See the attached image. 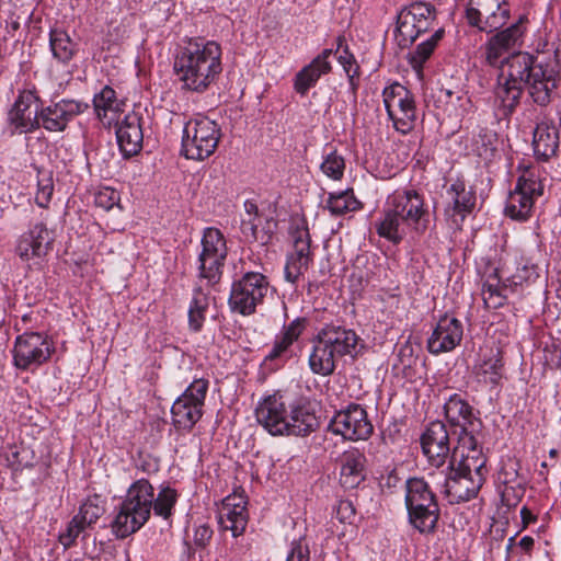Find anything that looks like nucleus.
I'll use <instances>...</instances> for the list:
<instances>
[{
  "label": "nucleus",
  "mask_w": 561,
  "mask_h": 561,
  "mask_svg": "<svg viewBox=\"0 0 561 561\" xmlns=\"http://www.w3.org/2000/svg\"><path fill=\"white\" fill-rule=\"evenodd\" d=\"M422 453L427 462L437 469L450 460L451 446L447 426L442 421L431 422L421 435Z\"/></svg>",
  "instance_id": "obj_17"
},
{
  "label": "nucleus",
  "mask_w": 561,
  "mask_h": 561,
  "mask_svg": "<svg viewBox=\"0 0 561 561\" xmlns=\"http://www.w3.org/2000/svg\"><path fill=\"white\" fill-rule=\"evenodd\" d=\"M119 195L117 191L111 187H104L100 190L95 194L94 203L98 207L103 208L104 210L112 209L115 205L118 204Z\"/></svg>",
  "instance_id": "obj_50"
},
{
  "label": "nucleus",
  "mask_w": 561,
  "mask_h": 561,
  "mask_svg": "<svg viewBox=\"0 0 561 561\" xmlns=\"http://www.w3.org/2000/svg\"><path fill=\"white\" fill-rule=\"evenodd\" d=\"M88 108V104L61 99L39 110V127L48 131H64L68 124Z\"/></svg>",
  "instance_id": "obj_19"
},
{
  "label": "nucleus",
  "mask_w": 561,
  "mask_h": 561,
  "mask_svg": "<svg viewBox=\"0 0 561 561\" xmlns=\"http://www.w3.org/2000/svg\"><path fill=\"white\" fill-rule=\"evenodd\" d=\"M54 193V182L49 174H44L38 179L37 192L35 195L36 204L42 208H47Z\"/></svg>",
  "instance_id": "obj_49"
},
{
  "label": "nucleus",
  "mask_w": 561,
  "mask_h": 561,
  "mask_svg": "<svg viewBox=\"0 0 561 561\" xmlns=\"http://www.w3.org/2000/svg\"><path fill=\"white\" fill-rule=\"evenodd\" d=\"M508 51L492 37L485 43L484 58L488 65L501 67L495 89L496 99L505 115L518 105L524 88L539 106H547L558 87L559 68L556 59L518 51L505 57Z\"/></svg>",
  "instance_id": "obj_1"
},
{
  "label": "nucleus",
  "mask_w": 561,
  "mask_h": 561,
  "mask_svg": "<svg viewBox=\"0 0 561 561\" xmlns=\"http://www.w3.org/2000/svg\"><path fill=\"white\" fill-rule=\"evenodd\" d=\"M435 497L430 484L423 478H411L405 482L407 510L421 502Z\"/></svg>",
  "instance_id": "obj_39"
},
{
  "label": "nucleus",
  "mask_w": 561,
  "mask_h": 561,
  "mask_svg": "<svg viewBox=\"0 0 561 561\" xmlns=\"http://www.w3.org/2000/svg\"><path fill=\"white\" fill-rule=\"evenodd\" d=\"M329 428L348 440L367 439L374 431L366 410L359 404H350L345 410L336 412Z\"/></svg>",
  "instance_id": "obj_15"
},
{
  "label": "nucleus",
  "mask_w": 561,
  "mask_h": 561,
  "mask_svg": "<svg viewBox=\"0 0 561 561\" xmlns=\"http://www.w3.org/2000/svg\"><path fill=\"white\" fill-rule=\"evenodd\" d=\"M308 324L306 318L299 317L294 319L283 328V331L276 335L275 342L268 354L265 356L266 360L288 359L291 357L290 347L300 335L304 333Z\"/></svg>",
  "instance_id": "obj_32"
},
{
  "label": "nucleus",
  "mask_w": 561,
  "mask_h": 561,
  "mask_svg": "<svg viewBox=\"0 0 561 561\" xmlns=\"http://www.w3.org/2000/svg\"><path fill=\"white\" fill-rule=\"evenodd\" d=\"M549 455H550V457H551V458H556V457H557V455H558V450H557V449H551V450L549 451Z\"/></svg>",
  "instance_id": "obj_58"
},
{
  "label": "nucleus",
  "mask_w": 561,
  "mask_h": 561,
  "mask_svg": "<svg viewBox=\"0 0 561 561\" xmlns=\"http://www.w3.org/2000/svg\"><path fill=\"white\" fill-rule=\"evenodd\" d=\"M202 250L197 256L198 278L214 286L219 283L228 254L222 232L214 227L206 228L201 241Z\"/></svg>",
  "instance_id": "obj_9"
},
{
  "label": "nucleus",
  "mask_w": 561,
  "mask_h": 561,
  "mask_svg": "<svg viewBox=\"0 0 561 561\" xmlns=\"http://www.w3.org/2000/svg\"><path fill=\"white\" fill-rule=\"evenodd\" d=\"M505 290V288H500L497 284L484 283L481 295L485 307L488 309H497L504 306L506 301Z\"/></svg>",
  "instance_id": "obj_46"
},
{
  "label": "nucleus",
  "mask_w": 561,
  "mask_h": 561,
  "mask_svg": "<svg viewBox=\"0 0 561 561\" xmlns=\"http://www.w3.org/2000/svg\"><path fill=\"white\" fill-rule=\"evenodd\" d=\"M444 31L442 28L435 31V33L426 41L422 42L417 47L413 56V60L417 64H423L433 54L437 43L442 39Z\"/></svg>",
  "instance_id": "obj_48"
},
{
  "label": "nucleus",
  "mask_w": 561,
  "mask_h": 561,
  "mask_svg": "<svg viewBox=\"0 0 561 561\" xmlns=\"http://www.w3.org/2000/svg\"><path fill=\"white\" fill-rule=\"evenodd\" d=\"M526 22L527 19L525 16H519L516 23L501 32H497L491 37L496 41L504 49L510 51L511 49L522 45V38L526 31Z\"/></svg>",
  "instance_id": "obj_40"
},
{
  "label": "nucleus",
  "mask_w": 561,
  "mask_h": 561,
  "mask_svg": "<svg viewBox=\"0 0 561 561\" xmlns=\"http://www.w3.org/2000/svg\"><path fill=\"white\" fill-rule=\"evenodd\" d=\"M435 21V9L430 3L414 2L398 14L396 38L401 47H408Z\"/></svg>",
  "instance_id": "obj_11"
},
{
  "label": "nucleus",
  "mask_w": 561,
  "mask_h": 561,
  "mask_svg": "<svg viewBox=\"0 0 561 561\" xmlns=\"http://www.w3.org/2000/svg\"><path fill=\"white\" fill-rule=\"evenodd\" d=\"M327 206L331 214L339 216L347 211L356 210L359 203L353 196L352 192L345 191L339 194H330Z\"/></svg>",
  "instance_id": "obj_44"
},
{
  "label": "nucleus",
  "mask_w": 561,
  "mask_h": 561,
  "mask_svg": "<svg viewBox=\"0 0 561 561\" xmlns=\"http://www.w3.org/2000/svg\"><path fill=\"white\" fill-rule=\"evenodd\" d=\"M49 45L53 56L61 62H68L75 55L77 48V45L72 42L69 34L60 28L50 31Z\"/></svg>",
  "instance_id": "obj_38"
},
{
  "label": "nucleus",
  "mask_w": 561,
  "mask_h": 561,
  "mask_svg": "<svg viewBox=\"0 0 561 561\" xmlns=\"http://www.w3.org/2000/svg\"><path fill=\"white\" fill-rule=\"evenodd\" d=\"M383 104L394 128L407 134L413 128L416 117L415 103L412 93L402 84L394 82L382 91Z\"/></svg>",
  "instance_id": "obj_13"
},
{
  "label": "nucleus",
  "mask_w": 561,
  "mask_h": 561,
  "mask_svg": "<svg viewBox=\"0 0 561 561\" xmlns=\"http://www.w3.org/2000/svg\"><path fill=\"white\" fill-rule=\"evenodd\" d=\"M520 517H522V522L524 524V527H526L527 525H529L530 523L536 520L535 515L526 506L522 507V510H520Z\"/></svg>",
  "instance_id": "obj_57"
},
{
  "label": "nucleus",
  "mask_w": 561,
  "mask_h": 561,
  "mask_svg": "<svg viewBox=\"0 0 561 561\" xmlns=\"http://www.w3.org/2000/svg\"><path fill=\"white\" fill-rule=\"evenodd\" d=\"M256 421L273 436H306L319 427L307 403H289L280 393L267 396L255 409Z\"/></svg>",
  "instance_id": "obj_4"
},
{
  "label": "nucleus",
  "mask_w": 561,
  "mask_h": 561,
  "mask_svg": "<svg viewBox=\"0 0 561 561\" xmlns=\"http://www.w3.org/2000/svg\"><path fill=\"white\" fill-rule=\"evenodd\" d=\"M207 309V296L201 289H197L188 309V324L193 331L198 332L202 329Z\"/></svg>",
  "instance_id": "obj_41"
},
{
  "label": "nucleus",
  "mask_w": 561,
  "mask_h": 561,
  "mask_svg": "<svg viewBox=\"0 0 561 561\" xmlns=\"http://www.w3.org/2000/svg\"><path fill=\"white\" fill-rule=\"evenodd\" d=\"M444 474L443 492L450 504L467 502L477 496L483 484V478L477 473L471 476L456 469L455 459L442 470Z\"/></svg>",
  "instance_id": "obj_16"
},
{
  "label": "nucleus",
  "mask_w": 561,
  "mask_h": 561,
  "mask_svg": "<svg viewBox=\"0 0 561 561\" xmlns=\"http://www.w3.org/2000/svg\"><path fill=\"white\" fill-rule=\"evenodd\" d=\"M38 101L35 91L23 90L19 93L8 113L9 125L14 131L26 134L39 128Z\"/></svg>",
  "instance_id": "obj_18"
},
{
  "label": "nucleus",
  "mask_w": 561,
  "mask_h": 561,
  "mask_svg": "<svg viewBox=\"0 0 561 561\" xmlns=\"http://www.w3.org/2000/svg\"><path fill=\"white\" fill-rule=\"evenodd\" d=\"M447 207L445 213L448 217H459L460 221L472 213L476 206V192L468 187L462 179L451 180L446 190ZM457 221V219H454Z\"/></svg>",
  "instance_id": "obj_28"
},
{
  "label": "nucleus",
  "mask_w": 561,
  "mask_h": 561,
  "mask_svg": "<svg viewBox=\"0 0 561 561\" xmlns=\"http://www.w3.org/2000/svg\"><path fill=\"white\" fill-rule=\"evenodd\" d=\"M148 508L140 503L125 499L112 522V531L117 538H126L140 529L150 517Z\"/></svg>",
  "instance_id": "obj_26"
},
{
  "label": "nucleus",
  "mask_w": 561,
  "mask_h": 561,
  "mask_svg": "<svg viewBox=\"0 0 561 561\" xmlns=\"http://www.w3.org/2000/svg\"><path fill=\"white\" fill-rule=\"evenodd\" d=\"M221 47L215 41L188 38L179 47L173 69L182 88L192 92L206 91L222 71Z\"/></svg>",
  "instance_id": "obj_3"
},
{
  "label": "nucleus",
  "mask_w": 561,
  "mask_h": 561,
  "mask_svg": "<svg viewBox=\"0 0 561 561\" xmlns=\"http://www.w3.org/2000/svg\"><path fill=\"white\" fill-rule=\"evenodd\" d=\"M218 523L224 530H230L233 537L242 535L248 525L247 500L242 494L225 497L218 514Z\"/></svg>",
  "instance_id": "obj_27"
},
{
  "label": "nucleus",
  "mask_w": 561,
  "mask_h": 561,
  "mask_svg": "<svg viewBox=\"0 0 561 561\" xmlns=\"http://www.w3.org/2000/svg\"><path fill=\"white\" fill-rule=\"evenodd\" d=\"M455 459L457 470L471 476L477 473L483 480L485 479L486 458L482 450L478 448V442L471 433L458 436V446L454 448L453 456L449 461Z\"/></svg>",
  "instance_id": "obj_21"
},
{
  "label": "nucleus",
  "mask_w": 561,
  "mask_h": 561,
  "mask_svg": "<svg viewBox=\"0 0 561 561\" xmlns=\"http://www.w3.org/2000/svg\"><path fill=\"white\" fill-rule=\"evenodd\" d=\"M541 467H542V468H546V467H547V462H542V463H541Z\"/></svg>",
  "instance_id": "obj_61"
},
{
  "label": "nucleus",
  "mask_w": 561,
  "mask_h": 561,
  "mask_svg": "<svg viewBox=\"0 0 561 561\" xmlns=\"http://www.w3.org/2000/svg\"><path fill=\"white\" fill-rule=\"evenodd\" d=\"M271 291V284L264 274L247 272L232 282L228 304L232 311L250 316Z\"/></svg>",
  "instance_id": "obj_8"
},
{
  "label": "nucleus",
  "mask_w": 561,
  "mask_h": 561,
  "mask_svg": "<svg viewBox=\"0 0 561 561\" xmlns=\"http://www.w3.org/2000/svg\"><path fill=\"white\" fill-rule=\"evenodd\" d=\"M463 325L460 320L450 314H444L437 321L427 340V350L438 355L455 350L461 342Z\"/></svg>",
  "instance_id": "obj_23"
},
{
  "label": "nucleus",
  "mask_w": 561,
  "mask_h": 561,
  "mask_svg": "<svg viewBox=\"0 0 561 561\" xmlns=\"http://www.w3.org/2000/svg\"><path fill=\"white\" fill-rule=\"evenodd\" d=\"M54 351V344L47 335L39 332H25L15 340L14 365L23 370L41 366L50 358Z\"/></svg>",
  "instance_id": "obj_14"
},
{
  "label": "nucleus",
  "mask_w": 561,
  "mask_h": 561,
  "mask_svg": "<svg viewBox=\"0 0 561 561\" xmlns=\"http://www.w3.org/2000/svg\"><path fill=\"white\" fill-rule=\"evenodd\" d=\"M516 279L522 282H534L539 277V266L534 262L533 259L520 256L517 261Z\"/></svg>",
  "instance_id": "obj_47"
},
{
  "label": "nucleus",
  "mask_w": 561,
  "mask_h": 561,
  "mask_svg": "<svg viewBox=\"0 0 561 561\" xmlns=\"http://www.w3.org/2000/svg\"><path fill=\"white\" fill-rule=\"evenodd\" d=\"M337 59H339V62L341 64V66L343 67L346 76L350 78L351 81H353V79L358 76V70H359V67L356 64V60H355L353 54H351L348 51V48L345 47L344 50L342 51V54H340Z\"/></svg>",
  "instance_id": "obj_52"
},
{
  "label": "nucleus",
  "mask_w": 561,
  "mask_h": 561,
  "mask_svg": "<svg viewBox=\"0 0 561 561\" xmlns=\"http://www.w3.org/2000/svg\"><path fill=\"white\" fill-rule=\"evenodd\" d=\"M245 215L241 220V232L248 241L266 244L271 241L277 221L259 213L257 205L252 201L244 203Z\"/></svg>",
  "instance_id": "obj_24"
},
{
  "label": "nucleus",
  "mask_w": 561,
  "mask_h": 561,
  "mask_svg": "<svg viewBox=\"0 0 561 561\" xmlns=\"http://www.w3.org/2000/svg\"><path fill=\"white\" fill-rule=\"evenodd\" d=\"M505 561H522L515 549V537H511L506 545V560Z\"/></svg>",
  "instance_id": "obj_55"
},
{
  "label": "nucleus",
  "mask_w": 561,
  "mask_h": 561,
  "mask_svg": "<svg viewBox=\"0 0 561 561\" xmlns=\"http://www.w3.org/2000/svg\"><path fill=\"white\" fill-rule=\"evenodd\" d=\"M408 515L411 525L421 534L433 533L439 518V506L436 496L408 508Z\"/></svg>",
  "instance_id": "obj_34"
},
{
  "label": "nucleus",
  "mask_w": 561,
  "mask_h": 561,
  "mask_svg": "<svg viewBox=\"0 0 561 561\" xmlns=\"http://www.w3.org/2000/svg\"><path fill=\"white\" fill-rule=\"evenodd\" d=\"M343 42H344V38H343L342 36H340V37L337 38L339 48L342 46Z\"/></svg>",
  "instance_id": "obj_59"
},
{
  "label": "nucleus",
  "mask_w": 561,
  "mask_h": 561,
  "mask_svg": "<svg viewBox=\"0 0 561 561\" xmlns=\"http://www.w3.org/2000/svg\"><path fill=\"white\" fill-rule=\"evenodd\" d=\"M355 516V508L350 501H340L336 508V517L342 523H351Z\"/></svg>",
  "instance_id": "obj_53"
},
{
  "label": "nucleus",
  "mask_w": 561,
  "mask_h": 561,
  "mask_svg": "<svg viewBox=\"0 0 561 561\" xmlns=\"http://www.w3.org/2000/svg\"><path fill=\"white\" fill-rule=\"evenodd\" d=\"M220 137L216 122L205 116L190 119L183 128L182 153L186 159L203 161L215 152Z\"/></svg>",
  "instance_id": "obj_7"
},
{
  "label": "nucleus",
  "mask_w": 561,
  "mask_h": 561,
  "mask_svg": "<svg viewBox=\"0 0 561 561\" xmlns=\"http://www.w3.org/2000/svg\"><path fill=\"white\" fill-rule=\"evenodd\" d=\"M104 513L99 496L84 501L77 515L68 523L67 528L59 535V542L67 549L76 543L77 538L88 527L94 524Z\"/></svg>",
  "instance_id": "obj_25"
},
{
  "label": "nucleus",
  "mask_w": 561,
  "mask_h": 561,
  "mask_svg": "<svg viewBox=\"0 0 561 561\" xmlns=\"http://www.w3.org/2000/svg\"><path fill=\"white\" fill-rule=\"evenodd\" d=\"M320 170L331 180L339 181L344 174L345 160L335 149H331L324 152Z\"/></svg>",
  "instance_id": "obj_43"
},
{
  "label": "nucleus",
  "mask_w": 561,
  "mask_h": 561,
  "mask_svg": "<svg viewBox=\"0 0 561 561\" xmlns=\"http://www.w3.org/2000/svg\"><path fill=\"white\" fill-rule=\"evenodd\" d=\"M178 494L175 490L171 488H164L159 493L158 496L153 497L152 508L154 513L159 516L168 518L171 515V511L176 502Z\"/></svg>",
  "instance_id": "obj_45"
},
{
  "label": "nucleus",
  "mask_w": 561,
  "mask_h": 561,
  "mask_svg": "<svg viewBox=\"0 0 561 561\" xmlns=\"http://www.w3.org/2000/svg\"><path fill=\"white\" fill-rule=\"evenodd\" d=\"M465 18L471 27L492 33L507 22L510 7L505 0H468Z\"/></svg>",
  "instance_id": "obj_12"
},
{
  "label": "nucleus",
  "mask_w": 561,
  "mask_h": 561,
  "mask_svg": "<svg viewBox=\"0 0 561 561\" xmlns=\"http://www.w3.org/2000/svg\"><path fill=\"white\" fill-rule=\"evenodd\" d=\"M547 173L539 164L525 167L518 176L514 191L508 194L505 214L515 220H527L535 201L543 194Z\"/></svg>",
  "instance_id": "obj_6"
},
{
  "label": "nucleus",
  "mask_w": 561,
  "mask_h": 561,
  "mask_svg": "<svg viewBox=\"0 0 561 561\" xmlns=\"http://www.w3.org/2000/svg\"><path fill=\"white\" fill-rule=\"evenodd\" d=\"M54 243V234L44 222H36L22 233L16 243V254L28 262L48 254Z\"/></svg>",
  "instance_id": "obj_20"
},
{
  "label": "nucleus",
  "mask_w": 561,
  "mask_h": 561,
  "mask_svg": "<svg viewBox=\"0 0 561 561\" xmlns=\"http://www.w3.org/2000/svg\"><path fill=\"white\" fill-rule=\"evenodd\" d=\"M446 94H447L448 96H451V91L447 90V91H446Z\"/></svg>",
  "instance_id": "obj_60"
},
{
  "label": "nucleus",
  "mask_w": 561,
  "mask_h": 561,
  "mask_svg": "<svg viewBox=\"0 0 561 561\" xmlns=\"http://www.w3.org/2000/svg\"><path fill=\"white\" fill-rule=\"evenodd\" d=\"M337 462L340 466L339 482L343 489L354 490L365 481L367 459L364 453L351 448L339 457Z\"/></svg>",
  "instance_id": "obj_29"
},
{
  "label": "nucleus",
  "mask_w": 561,
  "mask_h": 561,
  "mask_svg": "<svg viewBox=\"0 0 561 561\" xmlns=\"http://www.w3.org/2000/svg\"><path fill=\"white\" fill-rule=\"evenodd\" d=\"M428 216L423 195L415 190H398L387 197L375 229L380 238L399 244L410 232L423 234L427 229Z\"/></svg>",
  "instance_id": "obj_2"
},
{
  "label": "nucleus",
  "mask_w": 561,
  "mask_h": 561,
  "mask_svg": "<svg viewBox=\"0 0 561 561\" xmlns=\"http://www.w3.org/2000/svg\"><path fill=\"white\" fill-rule=\"evenodd\" d=\"M124 102L117 99L115 90L104 85L93 98V107L96 117L106 124L115 121V116L123 111Z\"/></svg>",
  "instance_id": "obj_37"
},
{
  "label": "nucleus",
  "mask_w": 561,
  "mask_h": 561,
  "mask_svg": "<svg viewBox=\"0 0 561 561\" xmlns=\"http://www.w3.org/2000/svg\"><path fill=\"white\" fill-rule=\"evenodd\" d=\"M291 239L293 252L287 255L285 278L290 283H295L308 270L312 261L309 229L306 226L296 227L291 231Z\"/></svg>",
  "instance_id": "obj_22"
},
{
  "label": "nucleus",
  "mask_w": 561,
  "mask_h": 561,
  "mask_svg": "<svg viewBox=\"0 0 561 561\" xmlns=\"http://www.w3.org/2000/svg\"><path fill=\"white\" fill-rule=\"evenodd\" d=\"M125 499L140 503L145 508L151 512L153 505V486L148 480L139 479L129 486Z\"/></svg>",
  "instance_id": "obj_42"
},
{
  "label": "nucleus",
  "mask_w": 561,
  "mask_h": 561,
  "mask_svg": "<svg viewBox=\"0 0 561 561\" xmlns=\"http://www.w3.org/2000/svg\"><path fill=\"white\" fill-rule=\"evenodd\" d=\"M445 415L451 425L460 428L459 436L469 432L477 421L472 407L458 393H454L444 404Z\"/></svg>",
  "instance_id": "obj_36"
},
{
  "label": "nucleus",
  "mask_w": 561,
  "mask_h": 561,
  "mask_svg": "<svg viewBox=\"0 0 561 561\" xmlns=\"http://www.w3.org/2000/svg\"><path fill=\"white\" fill-rule=\"evenodd\" d=\"M533 147L535 156L547 161L553 157L559 148L558 128L547 122L538 123L534 130Z\"/></svg>",
  "instance_id": "obj_35"
},
{
  "label": "nucleus",
  "mask_w": 561,
  "mask_h": 561,
  "mask_svg": "<svg viewBox=\"0 0 561 561\" xmlns=\"http://www.w3.org/2000/svg\"><path fill=\"white\" fill-rule=\"evenodd\" d=\"M358 335L354 330L337 324H325L317 334L309 356L312 373L329 376L335 369L337 358L356 354Z\"/></svg>",
  "instance_id": "obj_5"
},
{
  "label": "nucleus",
  "mask_w": 561,
  "mask_h": 561,
  "mask_svg": "<svg viewBox=\"0 0 561 561\" xmlns=\"http://www.w3.org/2000/svg\"><path fill=\"white\" fill-rule=\"evenodd\" d=\"M213 536V530L207 525H201L195 529L194 542L199 547H205Z\"/></svg>",
  "instance_id": "obj_54"
},
{
  "label": "nucleus",
  "mask_w": 561,
  "mask_h": 561,
  "mask_svg": "<svg viewBox=\"0 0 561 561\" xmlns=\"http://www.w3.org/2000/svg\"><path fill=\"white\" fill-rule=\"evenodd\" d=\"M535 540L530 536H525L518 541V547L525 553L529 554L531 549L534 548Z\"/></svg>",
  "instance_id": "obj_56"
},
{
  "label": "nucleus",
  "mask_w": 561,
  "mask_h": 561,
  "mask_svg": "<svg viewBox=\"0 0 561 561\" xmlns=\"http://www.w3.org/2000/svg\"><path fill=\"white\" fill-rule=\"evenodd\" d=\"M208 386L207 379H195L173 402L171 414L176 430L188 432L201 420Z\"/></svg>",
  "instance_id": "obj_10"
},
{
  "label": "nucleus",
  "mask_w": 561,
  "mask_h": 561,
  "mask_svg": "<svg viewBox=\"0 0 561 561\" xmlns=\"http://www.w3.org/2000/svg\"><path fill=\"white\" fill-rule=\"evenodd\" d=\"M332 53V49H324L295 76L294 88L297 93L300 95L307 94L309 89L318 82L322 75L331 71L329 58Z\"/></svg>",
  "instance_id": "obj_31"
},
{
  "label": "nucleus",
  "mask_w": 561,
  "mask_h": 561,
  "mask_svg": "<svg viewBox=\"0 0 561 561\" xmlns=\"http://www.w3.org/2000/svg\"><path fill=\"white\" fill-rule=\"evenodd\" d=\"M286 561H311L309 546L302 540H294Z\"/></svg>",
  "instance_id": "obj_51"
},
{
  "label": "nucleus",
  "mask_w": 561,
  "mask_h": 561,
  "mask_svg": "<svg viewBox=\"0 0 561 561\" xmlns=\"http://www.w3.org/2000/svg\"><path fill=\"white\" fill-rule=\"evenodd\" d=\"M116 139L124 158H130L140 152L144 142L141 118L136 113L125 115L116 128Z\"/></svg>",
  "instance_id": "obj_30"
},
{
  "label": "nucleus",
  "mask_w": 561,
  "mask_h": 561,
  "mask_svg": "<svg viewBox=\"0 0 561 561\" xmlns=\"http://www.w3.org/2000/svg\"><path fill=\"white\" fill-rule=\"evenodd\" d=\"M473 375L479 383L496 387L504 375V365L500 351L490 350L481 355L473 367Z\"/></svg>",
  "instance_id": "obj_33"
}]
</instances>
